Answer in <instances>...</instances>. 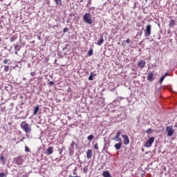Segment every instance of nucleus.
Segmentation results:
<instances>
[{
    "label": "nucleus",
    "instance_id": "nucleus-1",
    "mask_svg": "<svg viewBox=\"0 0 177 177\" xmlns=\"http://www.w3.org/2000/svg\"><path fill=\"white\" fill-rule=\"evenodd\" d=\"M21 128L26 132V133H30L31 132V127L28 123L26 122H22L20 124Z\"/></svg>",
    "mask_w": 177,
    "mask_h": 177
},
{
    "label": "nucleus",
    "instance_id": "nucleus-2",
    "mask_svg": "<svg viewBox=\"0 0 177 177\" xmlns=\"http://www.w3.org/2000/svg\"><path fill=\"white\" fill-rule=\"evenodd\" d=\"M84 23H92V15L90 13H86L83 16Z\"/></svg>",
    "mask_w": 177,
    "mask_h": 177
},
{
    "label": "nucleus",
    "instance_id": "nucleus-3",
    "mask_svg": "<svg viewBox=\"0 0 177 177\" xmlns=\"http://www.w3.org/2000/svg\"><path fill=\"white\" fill-rule=\"evenodd\" d=\"M154 140H156V138L154 137L149 138L145 142V147H151L153 146V143H154Z\"/></svg>",
    "mask_w": 177,
    "mask_h": 177
},
{
    "label": "nucleus",
    "instance_id": "nucleus-4",
    "mask_svg": "<svg viewBox=\"0 0 177 177\" xmlns=\"http://www.w3.org/2000/svg\"><path fill=\"white\" fill-rule=\"evenodd\" d=\"M166 131L167 132V136L171 138L174 135L175 130L173 129V126H168L166 127Z\"/></svg>",
    "mask_w": 177,
    "mask_h": 177
},
{
    "label": "nucleus",
    "instance_id": "nucleus-5",
    "mask_svg": "<svg viewBox=\"0 0 177 177\" xmlns=\"http://www.w3.org/2000/svg\"><path fill=\"white\" fill-rule=\"evenodd\" d=\"M14 162L17 165H23V164L24 162V160H23V158H21V156H17V157L15 158Z\"/></svg>",
    "mask_w": 177,
    "mask_h": 177
},
{
    "label": "nucleus",
    "instance_id": "nucleus-6",
    "mask_svg": "<svg viewBox=\"0 0 177 177\" xmlns=\"http://www.w3.org/2000/svg\"><path fill=\"white\" fill-rule=\"evenodd\" d=\"M145 34L146 37H149L150 34H151V25L147 26Z\"/></svg>",
    "mask_w": 177,
    "mask_h": 177
},
{
    "label": "nucleus",
    "instance_id": "nucleus-7",
    "mask_svg": "<svg viewBox=\"0 0 177 177\" xmlns=\"http://www.w3.org/2000/svg\"><path fill=\"white\" fill-rule=\"evenodd\" d=\"M120 135H121V131H118L117 132L116 136L113 138V140H116V142H122L121 138H120Z\"/></svg>",
    "mask_w": 177,
    "mask_h": 177
},
{
    "label": "nucleus",
    "instance_id": "nucleus-8",
    "mask_svg": "<svg viewBox=\"0 0 177 177\" xmlns=\"http://www.w3.org/2000/svg\"><path fill=\"white\" fill-rule=\"evenodd\" d=\"M122 138L124 140V145H129V137L127 135L123 134Z\"/></svg>",
    "mask_w": 177,
    "mask_h": 177
},
{
    "label": "nucleus",
    "instance_id": "nucleus-9",
    "mask_svg": "<svg viewBox=\"0 0 177 177\" xmlns=\"http://www.w3.org/2000/svg\"><path fill=\"white\" fill-rule=\"evenodd\" d=\"M138 67L143 68L146 66V61L140 59L138 63Z\"/></svg>",
    "mask_w": 177,
    "mask_h": 177
},
{
    "label": "nucleus",
    "instance_id": "nucleus-10",
    "mask_svg": "<svg viewBox=\"0 0 177 177\" xmlns=\"http://www.w3.org/2000/svg\"><path fill=\"white\" fill-rule=\"evenodd\" d=\"M92 149H88L87 152H86V157L88 158V160H91V158H92Z\"/></svg>",
    "mask_w": 177,
    "mask_h": 177
},
{
    "label": "nucleus",
    "instance_id": "nucleus-11",
    "mask_svg": "<svg viewBox=\"0 0 177 177\" xmlns=\"http://www.w3.org/2000/svg\"><path fill=\"white\" fill-rule=\"evenodd\" d=\"M53 153V147H49L46 149V154H47V156H50V154H52Z\"/></svg>",
    "mask_w": 177,
    "mask_h": 177
},
{
    "label": "nucleus",
    "instance_id": "nucleus-12",
    "mask_svg": "<svg viewBox=\"0 0 177 177\" xmlns=\"http://www.w3.org/2000/svg\"><path fill=\"white\" fill-rule=\"evenodd\" d=\"M14 49L15 50V55H18V52L20 51V49H21V46H20L19 45H15Z\"/></svg>",
    "mask_w": 177,
    "mask_h": 177
},
{
    "label": "nucleus",
    "instance_id": "nucleus-13",
    "mask_svg": "<svg viewBox=\"0 0 177 177\" xmlns=\"http://www.w3.org/2000/svg\"><path fill=\"white\" fill-rule=\"evenodd\" d=\"M153 77H154V73H149L147 75V80L148 81H153Z\"/></svg>",
    "mask_w": 177,
    "mask_h": 177
},
{
    "label": "nucleus",
    "instance_id": "nucleus-14",
    "mask_svg": "<svg viewBox=\"0 0 177 177\" xmlns=\"http://www.w3.org/2000/svg\"><path fill=\"white\" fill-rule=\"evenodd\" d=\"M39 111V105H37L35 106L33 111V115H37L38 114V112Z\"/></svg>",
    "mask_w": 177,
    "mask_h": 177
},
{
    "label": "nucleus",
    "instance_id": "nucleus-15",
    "mask_svg": "<svg viewBox=\"0 0 177 177\" xmlns=\"http://www.w3.org/2000/svg\"><path fill=\"white\" fill-rule=\"evenodd\" d=\"M121 146H122V143L121 142H119L118 143L115 145V149L116 150H120V149H121Z\"/></svg>",
    "mask_w": 177,
    "mask_h": 177
},
{
    "label": "nucleus",
    "instance_id": "nucleus-16",
    "mask_svg": "<svg viewBox=\"0 0 177 177\" xmlns=\"http://www.w3.org/2000/svg\"><path fill=\"white\" fill-rule=\"evenodd\" d=\"M102 176L104 177H111V174H110V172L105 171L102 173Z\"/></svg>",
    "mask_w": 177,
    "mask_h": 177
},
{
    "label": "nucleus",
    "instance_id": "nucleus-17",
    "mask_svg": "<svg viewBox=\"0 0 177 177\" xmlns=\"http://www.w3.org/2000/svg\"><path fill=\"white\" fill-rule=\"evenodd\" d=\"M103 42H104V39H103V37H102L97 42V45H99V46H100L101 45L103 44Z\"/></svg>",
    "mask_w": 177,
    "mask_h": 177
},
{
    "label": "nucleus",
    "instance_id": "nucleus-18",
    "mask_svg": "<svg viewBox=\"0 0 177 177\" xmlns=\"http://www.w3.org/2000/svg\"><path fill=\"white\" fill-rule=\"evenodd\" d=\"M95 75H96L93 74V72H91L90 76L88 77V80L93 81V77H95Z\"/></svg>",
    "mask_w": 177,
    "mask_h": 177
},
{
    "label": "nucleus",
    "instance_id": "nucleus-19",
    "mask_svg": "<svg viewBox=\"0 0 177 177\" xmlns=\"http://www.w3.org/2000/svg\"><path fill=\"white\" fill-rule=\"evenodd\" d=\"M0 161L3 162V164H5V157L3 156V155L0 156Z\"/></svg>",
    "mask_w": 177,
    "mask_h": 177
},
{
    "label": "nucleus",
    "instance_id": "nucleus-20",
    "mask_svg": "<svg viewBox=\"0 0 177 177\" xmlns=\"http://www.w3.org/2000/svg\"><path fill=\"white\" fill-rule=\"evenodd\" d=\"M143 12L146 14L149 13V8L148 7H145L143 8Z\"/></svg>",
    "mask_w": 177,
    "mask_h": 177
},
{
    "label": "nucleus",
    "instance_id": "nucleus-21",
    "mask_svg": "<svg viewBox=\"0 0 177 177\" xmlns=\"http://www.w3.org/2000/svg\"><path fill=\"white\" fill-rule=\"evenodd\" d=\"M95 138V136L93 135H90L87 137L88 140H92V139H93Z\"/></svg>",
    "mask_w": 177,
    "mask_h": 177
},
{
    "label": "nucleus",
    "instance_id": "nucleus-22",
    "mask_svg": "<svg viewBox=\"0 0 177 177\" xmlns=\"http://www.w3.org/2000/svg\"><path fill=\"white\" fill-rule=\"evenodd\" d=\"M56 5H62V0H54Z\"/></svg>",
    "mask_w": 177,
    "mask_h": 177
},
{
    "label": "nucleus",
    "instance_id": "nucleus-23",
    "mask_svg": "<svg viewBox=\"0 0 177 177\" xmlns=\"http://www.w3.org/2000/svg\"><path fill=\"white\" fill-rule=\"evenodd\" d=\"M4 71L5 73H8V71H9V66H4Z\"/></svg>",
    "mask_w": 177,
    "mask_h": 177
},
{
    "label": "nucleus",
    "instance_id": "nucleus-24",
    "mask_svg": "<svg viewBox=\"0 0 177 177\" xmlns=\"http://www.w3.org/2000/svg\"><path fill=\"white\" fill-rule=\"evenodd\" d=\"M88 56H92L93 55V50L91 49L88 52Z\"/></svg>",
    "mask_w": 177,
    "mask_h": 177
},
{
    "label": "nucleus",
    "instance_id": "nucleus-25",
    "mask_svg": "<svg viewBox=\"0 0 177 177\" xmlns=\"http://www.w3.org/2000/svg\"><path fill=\"white\" fill-rule=\"evenodd\" d=\"M94 149H95V150H99V145L97 144V142H95V144L94 145Z\"/></svg>",
    "mask_w": 177,
    "mask_h": 177
},
{
    "label": "nucleus",
    "instance_id": "nucleus-26",
    "mask_svg": "<svg viewBox=\"0 0 177 177\" xmlns=\"http://www.w3.org/2000/svg\"><path fill=\"white\" fill-rule=\"evenodd\" d=\"M8 174H6V173L1 172L0 173V177H7Z\"/></svg>",
    "mask_w": 177,
    "mask_h": 177
},
{
    "label": "nucleus",
    "instance_id": "nucleus-27",
    "mask_svg": "<svg viewBox=\"0 0 177 177\" xmlns=\"http://www.w3.org/2000/svg\"><path fill=\"white\" fill-rule=\"evenodd\" d=\"M164 80H165V76H162L159 80V82L160 84L162 83V81H164Z\"/></svg>",
    "mask_w": 177,
    "mask_h": 177
},
{
    "label": "nucleus",
    "instance_id": "nucleus-28",
    "mask_svg": "<svg viewBox=\"0 0 177 177\" xmlns=\"http://www.w3.org/2000/svg\"><path fill=\"white\" fill-rule=\"evenodd\" d=\"M147 133H151L153 132V130H151V129H148L146 131Z\"/></svg>",
    "mask_w": 177,
    "mask_h": 177
},
{
    "label": "nucleus",
    "instance_id": "nucleus-29",
    "mask_svg": "<svg viewBox=\"0 0 177 177\" xmlns=\"http://www.w3.org/2000/svg\"><path fill=\"white\" fill-rule=\"evenodd\" d=\"M25 151H26V153H28V151H30V148H28V147L26 146L25 147Z\"/></svg>",
    "mask_w": 177,
    "mask_h": 177
},
{
    "label": "nucleus",
    "instance_id": "nucleus-30",
    "mask_svg": "<svg viewBox=\"0 0 177 177\" xmlns=\"http://www.w3.org/2000/svg\"><path fill=\"white\" fill-rule=\"evenodd\" d=\"M9 62V59H5L4 60H3V63L4 64H7V63Z\"/></svg>",
    "mask_w": 177,
    "mask_h": 177
},
{
    "label": "nucleus",
    "instance_id": "nucleus-31",
    "mask_svg": "<svg viewBox=\"0 0 177 177\" xmlns=\"http://www.w3.org/2000/svg\"><path fill=\"white\" fill-rule=\"evenodd\" d=\"M71 146V147H74V146H75V142L72 141Z\"/></svg>",
    "mask_w": 177,
    "mask_h": 177
},
{
    "label": "nucleus",
    "instance_id": "nucleus-32",
    "mask_svg": "<svg viewBox=\"0 0 177 177\" xmlns=\"http://www.w3.org/2000/svg\"><path fill=\"white\" fill-rule=\"evenodd\" d=\"M63 31H64V32H68V28H65Z\"/></svg>",
    "mask_w": 177,
    "mask_h": 177
},
{
    "label": "nucleus",
    "instance_id": "nucleus-33",
    "mask_svg": "<svg viewBox=\"0 0 177 177\" xmlns=\"http://www.w3.org/2000/svg\"><path fill=\"white\" fill-rule=\"evenodd\" d=\"M122 46H127L126 41H123L122 43Z\"/></svg>",
    "mask_w": 177,
    "mask_h": 177
},
{
    "label": "nucleus",
    "instance_id": "nucleus-34",
    "mask_svg": "<svg viewBox=\"0 0 177 177\" xmlns=\"http://www.w3.org/2000/svg\"><path fill=\"white\" fill-rule=\"evenodd\" d=\"M30 75H31L32 77L35 76V72H31V73H30Z\"/></svg>",
    "mask_w": 177,
    "mask_h": 177
},
{
    "label": "nucleus",
    "instance_id": "nucleus-35",
    "mask_svg": "<svg viewBox=\"0 0 177 177\" xmlns=\"http://www.w3.org/2000/svg\"><path fill=\"white\" fill-rule=\"evenodd\" d=\"M125 42L129 44H130L131 40L129 39H127V41H125Z\"/></svg>",
    "mask_w": 177,
    "mask_h": 177
},
{
    "label": "nucleus",
    "instance_id": "nucleus-36",
    "mask_svg": "<svg viewBox=\"0 0 177 177\" xmlns=\"http://www.w3.org/2000/svg\"><path fill=\"white\" fill-rule=\"evenodd\" d=\"M88 4H87V6L88 5H91V3H92V0H88Z\"/></svg>",
    "mask_w": 177,
    "mask_h": 177
},
{
    "label": "nucleus",
    "instance_id": "nucleus-37",
    "mask_svg": "<svg viewBox=\"0 0 177 177\" xmlns=\"http://www.w3.org/2000/svg\"><path fill=\"white\" fill-rule=\"evenodd\" d=\"M49 84H50V85H51V86H52V85H53V84H55V82L51 81V82H49Z\"/></svg>",
    "mask_w": 177,
    "mask_h": 177
},
{
    "label": "nucleus",
    "instance_id": "nucleus-38",
    "mask_svg": "<svg viewBox=\"0 0 177 177\" xmlns=\"http://www.w3.org/2000/svg\"><path fill=\"white\" fill-rule=\"evenodd\" d=\"M167 75H168V73H166L164 75H162L163 77H165H165H167Z\"/></svg>",
    "mask_w": 177,
    "mask_h": 177
},
{
    "label": "nucleus",
    "instance_id": "nucleus-39",
    "mask_svg": "<svg viewBox=\"0 0 177 177\" xmlns=\"http://www.w3.org/2000/svg\"><path fill=\"white\" fill-rule=\"evenodd\" d=\"M136 8V3H134L133 9Z\"/></svg>",
    "mask_w": 177,
    "mask_h": 177
},
{
    "label": "nucleus",
    "instance_id": "nucleus-40",
    "mask_svg": "<svg viewBox=\"0 0 177 177\" xmlns=\"http://www.w3.org/2000/svg\"><path fill=\"white\" fill-rule=\"evenodd\" d=\"M170 23H175V20L171 19Z\"/></svg>",
    "mask_w": 177,
    "mask_h": 177
},
{
    "label": "nucleus",
    "instance_id": "nucleus-41",
    "mask_svg": "<svg viewBox=\"0 0 177 177\" xmlns=\"http://www.w3.org/2000/svg\"><path fill=\"white\" fill-rule=\"evenodd\" d=\"M173 24H169V26L171 27Z\"/></svg>",
    "mask_w": 177,
    "mask_h": 177
},
{
    "label": "nucleus",
    "instance_id": "nucleus-42",
    "mask_svg": "<svg viewBox=\"0 0 177 177\" xmlns=\"http://www.w3.org/2000/svg\"><path fill=\"white\" fill-rule=\"evenodd\" d=\"M70 177H78V176H70Z\"/></svg>",
    "mask_w": 177,
    "mask_h": 177
}]
</instances>
